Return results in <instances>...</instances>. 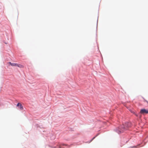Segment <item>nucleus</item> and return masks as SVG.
I'll list each match as a JSON object with an SVG mask.
<instances>
[{
	"label": "nucleus",
	"instance_id": "nucleus-1",
	"mask_svg": "<svg viewBox=\"0 0 148 148\" xmlns=\"http://www.w3.org/2000/svg\"><path fill=\"white\" fill-rule=\"evenodd\" d=\"M130 123H125V125L120 126L116 130V132L119 134L122 133L124 131L127 130L130 126Z\"/></svg>",
	"mask_w": 148,
	"mask_h": 148
},
{
	"label": "nucleus",
	"instance_id": "nucleus-2",
	"mask_svg": "<svg viewBox=\"0 0 148 148\" xmlns=\"http://www.w3.org/2000/svg\"><path fill=\"white\" fill-rule=\"evenodd\" d=\"M140 112L141 114H148V110H146L145 109H142L141 110Z\"/></svg>",
	"mask_w": 148,
	"mask_h": 148
},
{
	"label": "nucleus",
	"instance_id": "nucleus-3",
	"mask_svg": "<svg viewBox=\"0 0 148 148\" xmlns=\"http://www.w3.org/2000/svg\"><path fill=\"white\" fill-rule=\"evenodd\" d=\"M17 107H19V108L20 109V110H22L23 109V107L22 104L20 103H18L17 105Z\"/></svg>",
	"mask_w": 148,
	"mask_h": 148
},
{
	"label": "nucleus",
	"instance_id": "nucleus-4",
	"mask_svg": "<svg viewBox=\"0 0 148 148\" xmlns=\"http://www.w3.org/2000/svg\"><path fill=\"white\" fill-rule=\"evenodd\" d=\"M8 63L12 66H17L18 64L14 63H12L10 62H8Z\"/></svg>",
	"mask_w": 148,
	"mask_h": 148
},
{
	"label": "nucleus",
	"instance_id": "nucleus-5",
	"mask_svg": "<svg viewBox=\"0 0 148 148\" xmlns=\"http://www.w3.org/2000/svg\"><path fill=\"white\" fill-rule=\"evenodd\" d=\"M17 66L21 68H23L24 66L22 65L18 64Z\"/></svg>",
	"mask_w": 148,
	"mask_h": 148
},
{
	"label": "nucleus",
	"instance_id": "nucleus-6",
	"mask_svg": "<svg viewBox=\"0 0 148 148\" xmlns=\"http://www.w3.org/2000/svg\"><path fill=\"white\" fill-rule=\"evenodd\" d=\"M132 112V113H134V114H135V115H136V116H138V115H137V114H135L134 112H133V111Z\"/></svg>",
	"mask_w": 148,
	"mask_h": 148
},
{
	"label": "nucleus",
	"instance_id": "nucleus-7",
	"mask_svg": "<svg viewBox=\"0 0 148 148\" xmlns=\"http://www.w3.org/2000/svg\"><path fill=\"white\" fill-rule=\"evenodd\" d=\"M95 138V137H94L93 138V139H94Z\"/></svg>",
	"mask_w": 148,
	"mask_h": 148
},
{
	"label": "nucleus",
	"instance_id": "nucleus-8",
	"mask_svg": "<svg viewBox=\"0 0 148 148\" xmlns=\"http://www.w3.org/2000/svg\"><path fill=\"white\" fill-rule=\"evenodd\" d=\"M147 102L148 103V101H147Z\"/></svg>",
	"mask_w": 148,
	"mask_h": 148
}]
</instances>
